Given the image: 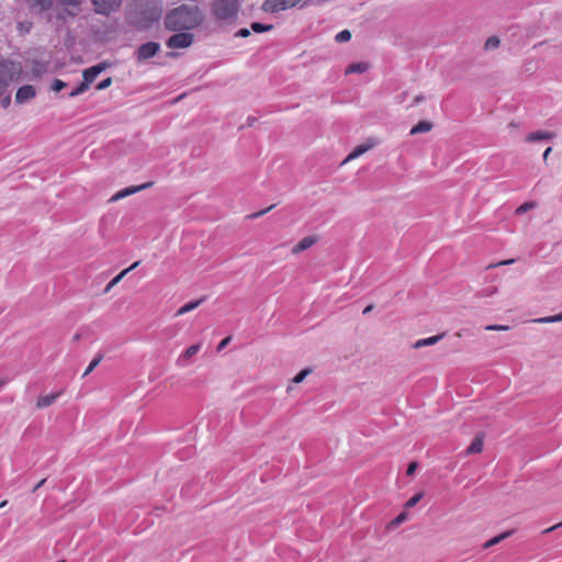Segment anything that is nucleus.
<instances>
[{"mask_svg":"<svg viewBox=\"0 0 562 562\" xmlns=\"http://www.w3.org/2000/svg\"><path fill=\"white\" fill-rule=\"evenodd\" d=\"M162 13L160 0H131L127 9L128 22L139 29H148Z\"/></svg>","mask_w":562,"mask_h":562,"instance_id":"1","label":"nucleus"},{"mask_svg":"<svg viewBox=\"0 0 562 562\" xmlns=\"http://www.w3.org/2000/svg\"><path fill=\"white\" fill-rule=\"evenodd\" d=\"M202 21L203 15L196 5L181 4L166 14L164 23L167 30L177 32L193 30Z\"/></svg>","mask_w":562,"mask_h":562,"instance_id":"2","label":"nucleus"},{"mask_svg":"<svg viewBox=\"0 0 562 562\" xmlns=\"http://www.w3.org/2000/svg\"><path fill=\"white\" fill-rule=\"evenodd\" d=\"M239 0H213L212 11L218 20H232L239 10Z\"/></svg>","mask_w":562,"mask_h":562,"instance_id":"3","label":"nucleus"},{"mask_svg":"<svg viewBox=\"0 0 562 562\" xmlns=\"http://www.w3.org/2000/svg\"><path fill=\"white\" fill-rule=\"evenodd\" d=\"M20 68L14 64H0V97L8 93L10 85L16 79Z\"/></svg>","mask_w":562,"mask_h":562,"instance_id":"4","label":"nucleus"},{"mask_svg":"<svg viewBox=\"0 0 562 562\" xmlns=\"http://www.w3.org/2000/svg\"><path fill=\"white\" fill-rule=\"evenodd\" d=\"M302 0H266L262 10L268 13L285 11L299 4Z\"/></svg>","mask_w":562,"mask_h":562,"instance_id":"5","label":"nucleus"},{"mask_svg":"<svg viewBox=\"0 0 562 562\" xmlns=\"http://www.w3.org/2000/svg\"><path fill=\"white\" fill-rule=\"evenodd\" d=\"M83 0H56L58 7L61 8L58 16L65 19L68 16H76L81 10Z\"/></svg>","mask_w":562,"mask_h":562,"instance_id":"6","label":"nucleus"},{"mask_svg":"<svg viewBox=\"0 0 562 562\" xmlns=\"http://www.w3.org/2000/svg\"><path fill=\"white\" fill-rule=\"evenodd\" d=\"M178 33L170 36L167 41V46L170 48H187L193 43V35L184 31H177Z\"/></svg>","mask_w":562,"mask_h":562,"instance_id":"7","label":"nucleus"},{"mask_svg":"<svg viewBox=\"0 0 562 562\" xmlns=\"http://www.w3.org/2000/svg\"><path fill=\"white\" fill-rule=\"evenodd\" d=\"M160 50V45L156 42L142 44L135 53L136 60L143 63L154 57Z\"/></svg>","mask_w":562,"mask_h":562,"instance_id":"8","label":"nucleus"},{"mask_svg":"<svg viewBox=\"0 0 562 562\" xmlns=\"http://www.w3.org/2000/svg\"><path fill=\"white\" fill-rule=\"evenodd\" d=\"M94 5V11L98 14L109 15L110 13L116 11L122 0H91Z\"/></svg>","mask_w":562,"mask_h":562,"instance_id":"9","label":"nucleus"},{"mask_svg":"<svg viewBox=\"0 0 562 562\" xmlns=\"http://www.w3.org/2000/svg\"><path fill=\"white\" fill-rule=\"evenodd\" d=\"M202 347L201 342L191 345L187 348L176 360V364L179 368H186L192 363L191 359L195 356Z\"/></svg>","mask_w":562,"mask_h":562,"instance_id":"10","label":"nucleus"},{"mask_svg":"<svg viewBox=\"0 0 562 562\" xmlns=\"http://www.w3.org/2000/svg\"><path fill=\"white\" fill-rule=\"evenodd\" d=\"M109 67V64L108 63H100L98 65H94L90 68H87L83 70V80L88 83V85H91L95 78L102 72L104 71L106 68Z\"/></svg>","mask_w":562,"mask_h":562,"instance_id":"11","label":"nucleus"},{"mask_svg":"<svg viewBox=\"0 0 562 562\" xmlns=\"http://www.w3.org/2000/svg\"><path fill=\"white\" fill-rule=\"evenodd\" d=\"M36 94L35 88L31 85L22 86L18 89L15 94V102L19 104H23L31 99H33Z\"/></svg>","mask_w":562,"mask_h":562,"instance_id":"12","label":"nucleus"},{"mask_svg":"<svg viewBox=\"0 0 562 562\" xmlns=\"http://www.w3.org/2000/svg\"><path fill=\"white\" fill-rule=\"evenodd\" d=\"M151 186V182H147V183H144V184H140V186H132V187H127L123 190H120L119 192H116L111 199L110 201L114 202V201H119L121 199H124L131 194H134V193H137L144 189H147Z\"/></svg>","mask_w":562,"mask_h":562,"instance_id":"13","label":"nucleus"},{"mask_svg":"<svg viewBox=\"0 0 562 562\" xmlns=\"http://www.w3.org/2000/svg\"><path fill=\"white\" fill-rule=\"evenodd\" d=\"M151 186V182H147V183H144V184H140V186H132V187H127L123 190H120L119 192H116L111 199L110 201L114 202V201H119L121 199H124L131 194H134V193H137L144 189H147Z\"/></svg>","mask_w":562,"mask_h":562,"instance_id":"14","label":"nucleus"},{"mask_svg":"<svg viewBox=\"0 0 562 562\" xmlns=\"http://www.w3.org/2000/svg\"><path fill=\"white\" fill-rule=\"evenodd\" d=\"M374 145H375V143L374 142H370V140L367 142V143L358 145L345 158L344 164L360 157L361 155L367 153L369 149H371Z\"/></svg>","mask_w":562,"mask_h":562,"instance_id":"15","label":"nucleus"},{"mask_svg":"<svg viewBox=\"0 0 562 562\" xmlns=\"http://www.w3.org/2000/svg\"><path fill=\"white\" fill-rule=\"evenodd\" d=\"M139 265V261H135L128 268L122 270L116 277H114L104 288V293L110 292V290L116 285L130 271L134 270Z\"/></svg>","mask_w":562,"mask_h":562,"instance_id":"16","label":"nucleus"},{"mask_svg":"<svg viewBox=\"0 0 562 562\" xmlns=\"http://www.w3.org/2000/svg\"><path fill=\"white\" fill-rule=\"evenodd\" d=\"M315 243H316L315 236H307V237L303 238L299 244H296L292 248V254L296 255L301 251H304V250L311 248Z\"/></svg>","mask_w":562,"mask_h":562,"instance_id":"17","label":"nucleus"},{"mask_svg":"<svg viewBox=\"0 0 562 562\" xmlns=\"http://www.w3.org/2000/svg\"><path fill=\"white\" fill-rule=\"evenodd\" d=\"M60 392L52 393L48 395L40 396L36 402L37 408H45L55 403V401L60 396Z\"/></svg>","mask_w":562,"mask_h":562,"instance_id":"18","label":"nucleus"},{"mask_svg":"<svg viewBox=\"0 0 562 562\" xmlns=\"http://www.w3.org/2000/svg\"><path fill=\"white\" fill-rule=\"evenodd\" d=\"M26 3L30 8L43 12L53 7L54 0H26Z\"/></svg>","mask_w":562,"mask_h":562,"instance_id":"19","label":"nucleus"},{"mask_svg":"<svg viewBox=\"0 0 562 562\" xmlns=\"http://www.w3.org/2000/svg\"><path fill=\"white\" fill-rule=\"evenodd\" d=\"M443 337H445V334H439V335H435L431 337L418 339L417 341H415L414 348L419 349L423 347L432 346V345L437 344L438 341H440Z\"/></svg>","mask_w":562,"mask_h":562,"instance_id":"20","label":"nucleus"},{"mask_svg":"<svg viewBox=\"0 0 562 562\" xmlns=\"http://www.w3.org/2000/svg\"><path fill=\"white\" fill-rule=\"evenodd\" d=\"M555 137V133L554 132H547V131H536V132H532L530 133L528 136H527V140L528 142H538V140H547V139H551Z\"/></svg>","mask_w":562,"mask_h":562,"instance_id":"21","label":"nucleus"},{"mask_svg":"<svg viewBox=\"0 0 562 562\" xmlns=\"http://www.w3.org/2000/svg\"><path fill=\"white\" fill-rule=\"evenodd\" d=\"M203 300L204 299H200V300L191 301V302L184 304L177 311L176 316H180V315L187 314V313L195 310L198 306H200V304L203 302Z\"/></svg>","mask_w":562,"mask_h":562,"instance_id":"22","label":"nucleus"},{"mask_svg":"<svg viewBox=\"0 0 562 562\" xmlns=\"http://www.w3.org/2000/svg\"><path fill=\"white\" fill-rule=\"evenodd\" d=\"M369 65L364 61L353 63L348 66V68L346 69V74H362L367 71Z\"/></svg>","mask_w":562,"mask_h":562,"instance_id":"23","label":"nucleus"},{"mask_svg":"<svg viewBox=\"0 0 562 562\" xmlns=\"http://www.w3.org/2000/svg\"><path fill=\"white\" fill-rule=\"evenodd\" d=\"M431 127H432L431 123H429L427 121H420L411 130V134L415 135L418 133H426V132H429L431 130Z\"/></svg>","mask_w":562,"mask_h":562,"instance_id":"24","label":"nucleus"},{"mask_svg":"<svg viewBox=\"0 0 562 562\" xmlns=\"http://www.w3.org/2000/svg\"><path fill=\"white\" fill-rule=\"evenodd\" d=\"M483 449V439L481 437L474 438L472 443L468 447L467 452L469 454L479 453Z\"/></svg>","mask_w":562,"mask_h":562,"instance_id":"25","label":"nucleus"},{"mask_svg":"<svg viewBox=\"0 0 562 562\" xmlns=\"http://www.w3.org/2000/svg\"><path fill=\"white\" fill-rule=\"evenodd\" d=\"M509 535H510V531H506L499 536H496V537L490 539L488 541H486L484 543V548L487 549V548H491V547L499 543L502 540L506 539Z\"/></svg>","mask_w":562,"mask_h":562,"instance_id":"26","label":"nucleus"},{"mask_svg":"<svg viewBox=\"0 0 562 562\" xmlns=\"http://www.w3.org/2000/svg\"><path fill=\"white\" fill-rule=\"evenodd\" d=\"M103 359V356L102 355H97L92 361L90 362V364L88 366V368L85 370L83 374H82V378L87 376L88 374H90L94 368L97 366H99V363L102 361Z\"/></svg>","mask_w":562,"mask_h":562,"instance_id":"27","label":"nucleus"},{"mask_svg":"<svg viewBox=\"0 0 562 562\" xmlns=\"http://www.w3.org/2000/svg\"><path fill=\"white\" fill-rule=\"evenodd\" d=\"M533 322L540 323V324H549V323L562 322V313L557 314V315H552V316L537 318V319H533Z\"/></svg>","mask_w":562,"mask_h":562,"instance_id":"28","label":"nucleus"},{"mask_svg":"<svg viewBox=\"0 0 562 562\" xmlns=\"http://www.w3.org/2000/svg\"><path fill=\"white\" fill-rule=\"evenodd\" d=\"M272 24H262L259 22H252L250 29L256 33H262L272 30Z\"/></svg>","mask_w":562,"mask_h":562,"instance_id":"29","label":"nucleus"},{"mask_svg":"<svg viewBox=\"0 0 562 562\" xmlns=\"http://www.w3.org/2000/svg\"><path fill=\"white\" fill-rule=\"evenodd\" d=\"M89 86H90V85H88V83L83 80V81H82V82H81L77 88H75L74 90H71V91L69 92V94H68V95H69V98H75V97H77V95H79V94L85 93V92L89 89Z\"/></svg>","mask_w":562,"mask_h":562,"instance_id":"30","label":"nucleus"},{"mask_svg":"<svg viewBox=\"0 0 562 562\" xmlns=\"http://www.w3.org/2000/svg\"><path fill=\"white\" fill-rule=\"evenodd\" d=\"M313 372L312 368H305L301 372H299L293 379V383H301L307 375H310Z\"/></svg>","mask_w":562,"mask_h":562,"instance_id":"31","label":"nucleus"},{"mask_svg":"<svg viewBox=\"0 0 562 562\" xmlns=\"http://www.w3.org/2000/svg\"><path fill=\"white\" fill-rule=\"evenodd\" d=\"M501 41L497 36H491L485 42V49H495L499 46Z\"/></svg>","mask_w":562,"mask_h":562,"instance_id":"32","label":"nucleus"},{"mask_svg":"<svg viewBox=\"0 0 562 562\" xmlns=\"http://www.w3.org/2000/svg\"><path fill=\"white\" fill-rule=\"evenodd\" d=\"M351 38V33L348 30H342L335 36L338 43L348 42Z\"/></svg>","mask_w":562,"mask_h":562,"instance_id":"33","label":"nucleus"},{"mask_svg":"<svg viewBox=\"0 0 562 562\" xmlns=\"http://www.w3.org/2000/svg\"><path fill=\"white\" fill-rule=\"evenodd\" d=\"M535 206L536 204L533 202H526L516 209V214L522 215L524 213L532 210Z\"/></svg>","mask_w":562,"mask_h":562,"instance_id":"34","label":"nucleus"},{"mask_svg":"<svg viewBox=\"0 0 562 562\" xmlns=\"http://www.w3.org/2000/svg\"><path fill=\"white\" fill-rule=\"evenodd\" d=\"M423 497V494L422 493H418L416 495H414L413 497H411L406 503H405V507L406 508H412L414 507Z\"/></svg>","mask_w":562,"mask_h":562,"instance_id":"35","label":"nucleus"},{"mask_svg":"<svg viewBox=\"0 0 562 562\" xmlns=\"http://www.w3.org/2000/svg\"><path fill=\"white\" fill-rule=\"evenodd\" d=\"M66 87V82L60 79H55L52 83V90L55 92H59Z\"/></svg>","mask_w":562,"mask_h":562,"instance_id":"36","label":"nucleus"},{"mask_svg":"<svg viewBox=\"0 0 562 562\" xmlns=\"http://www.w3.org/2000/svg\"><path fill=\"white\" fill-rule=\"evenodd\" d=\"M111 83H112V78L108 77V78L103 79L102 81H100L97 85L95 89L97 90H104V89L109 88L111 86Z\"/></svg>","mask_w":562,"mask_h":562,"instance_id":"37","label":"nucleus"},{"mask_svg":"<svg viewBox=\"0 0 562 562\" xmlns=\"http://www.w3.org/2000/svg\"><path fill=\"white\" fill-rule=\"evenodd\" d=\"M486 330H495V331H505L508 330L509 327L506 325H487L485 327Z\"/></svg>","mask_w":562,"mask_h":562,"instance_id":"38","label":"nucleus"},{"mask_svg":"<svg viewBox=\"0 0 562 562\" xmlns=\"http://www.w3.org/2000/svg\"><path fill=\"white\" fill-rule=\"evenodd\" d=\"M406 519H407V514L406 513H401L397 517H395L393 519L392 525L393 526H398V525L403 524Z\"/></svg>","mask_w":562,"mask_h":562,"instance_id":"39","label":"nucleus"},{"mask_svg":"<svg viewBox=\"0 0 562 562\" xmlns=\"http://www.w3.org/2000/svg\"><path fill=\"white\" fill-rule=\"evenodd\" d=\"M273 206H274V205H271V206H269V207H267V209H265V210H261V211H259V212H256V213H254V214L249 215V217H250V218H258V217L262 216L263 214H266L267 212H269L271 209H273Z\"/></svg>","mask_w":562,"mask_h":562,"instance_id":"40","label":"nucleus"},{"mask_svg":"<svg viewBox=\"0 0 562 562\" xmlns=\"http://www.w3.org/2000/svg\"><path fill=\"white\" fill-rule=\"evenodd\" d=\"M515 262V259H508V260H504V261H501V262H497V263H492V265H488V269L491 268H495V267H498V266H506V265H510Z\"/></svg>","mask_w":562,"mask_h":562,"instance_id":"41","label":"nucleus"},{"mask_svg":"<svg viewBox=\"0 0 562 562\" xmlns=\"http://www.w3.org/2000/svg\"><path fill=\"white\" fill-rule=\"evenodd\" d=\"M250 35V31L246 27L244 29H240L239 31H237V33L235 34V36H239V37H248Z\"/></svg>","mask_w":562,"mask_h":562,"instance_id":"42","label":"nucleus"},{"mask_svg":"<svg viewBox=\"0 0 562 562\" xmlns=\"http://www.w3.org/2000/svg\"><path fill=\"white\" fill-rule=\"evenodd\" d=\"M416 469H417V462H411V463L408 464L407 470H406V474H407V475H413V474H414V472L416 471Z\"/></svg>","mask_w":562,"mask_h":562,"instance_id":"43","label":"nucleus"},{"mask_svg":"<svg viewBox=\"0 0 562 562\" xmlns=\"http://www.w3.org/2000/svg\"><path fill=\"white\" fill-rule=\"evenodd\" d=\"M231 339H232V338H231L229 336H228V337H226V338H224V339L218 344V346H217V350H218V351L223 350V349H224V348L229 344Z\"/></svg>","mask_w":562,"mask_h":562,"instance_id":"44","label":"nucleus"},{"mask_svg":"<svg viewBox=\"0 0 562 562\" xmlns=\"http://www.w3.org/2000/svg\"><path fill=\"white\" fill-rule=\"evenodd\" d=\"M10 102H11V97H10V94H7V95L3 98V100H2V105H3L4 108H7V106H9Z\"/></svg>","mask_w":562,"mask_h":562,"instance_id":"45","label":"nucleus"},{"mask_svg":"<svg viewBox=\"0 0 562 562\" xmlns=\"http://www.w3.org/2000/svg\"><path fill=\"white\" fill-rule=\"evenodd\" d=\"M45 479H43L42 481H40L33 488V491L35 492L36 490H38L41 486H43V484L45 483Z\"/></svg>","mask_w":562,"mask_h":562,"instance_id":"46","label":"nucleus"},{"mask_svg":"<svg viewBox=\"0 0 562 562\" xmlns=\"http://www.w3.org/2000/svg\"><path fill=\"white\" fill-rule=\"evenodd\" d=\"M552 148L551 147H548L544 153H543V159L547 160L548 159V156L549 154L551 153Z\"/></svg>","mask_w":562,"mask_h":562,"instance_id":"47","label":"nucleus"},{"mask_svg":"<svg viewBox=\"0 0 562 562\" xmlns=\"http://www.w3.org/2000/svg\"><path fill=\"white\" fill-rule=\"evenodd\" d=\"M371 310H372V305L367 306V307L363 310V314L369 313Z\"/></svg>","mask_w":562,"mask_h":562,"instance_id":"48","label":"nucleus"},{"mask_svg":"<svg viewBox=\"0 0 562 562\" xmlns=\"http://www.w3.org/2000/svg\"><path fill=\"white\" fill-rule=\"evenodd\" d=\"M559 526H560V525H555V526H553V527H550V528H548V529L546 530V532H549V531H551V530H553V529L558 528Z\"/></svg>","mask_w":562,"mask_h":562,"instance_id":"49","label":"nucleus"},{"mask_svg":"<svg viewBox=\"0 0 562 562\" xmlns=\"http://www.w3.org/2000/svg\"><path fill=\"white\" fill-rule=\"evenodd\" d=\"M7 503H8L7 501H3V502L0 504V508L5 507Z\"/></svg>","mask_w":562,"mask_h":562,"instance_id":"50","label":"nucleus"},{"mask_svg":"<svg viewBox=\"0 0 562 562\" xmlns=\"http://www.w3.org/2000/svg\"><path fill=\"white\" fill-rule=\"evenodd\" d=\"M4 385V382L0 380V389Z\"/></svg>","mask_w":562,"mask_h":562,"instance_id":"51","label":"nucleus"},{"mask_svg":"<svg viewBox=\"0 0 562 562\" xmlns=\"http://www.w3.org/2000/svg\"><path fill=\"white\" fill-rule=\"evenodd\" d=\"M58 562H66L65 560L58 561Z\"/></svg>","mask_w":562,"mask_h":562,"instance_id":"52","label":"nucleus"}]
</instances>
